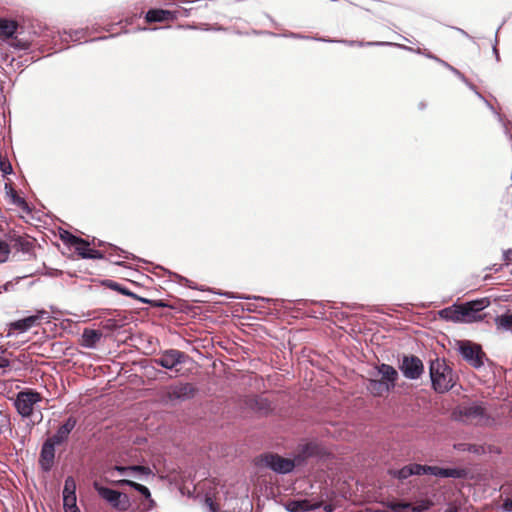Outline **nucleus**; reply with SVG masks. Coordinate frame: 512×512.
Listing matches in <instances>:
<instances>
[{
  "mask_svg": "<svg viewBox=\"0 0 512 512\" xmlns=\"http://www.w3.org/2000/svg\"><path fill=\"white\" fill-rule=\"evenodd\" d=\"M455 420L481 427H493L496 419L491 416L483 402H472L457 407L453 412Z\"/></svg>",
  "mask_w": 512,
  "mask_h": 512,
  "instance_id": "obj_1",
  "label": "nucleus"
},
{
  "mask_svg": "<svg viewBox=\"0 0 512 512\" xmlns=\"http://www.w3.org/2000/svg\"><path fill=\"white\" fill-rule=\"evenodd\" d=\"M376 371L379 378L368 379L367 389L373 396L379 397L395 388L399 375L393 366L385 363L376 366Z\"/></svg>",
  "mask_w": 512,
  "mask_h": 512,
  "instance_id": "obj_2",
  "label": "nucleus"
},
{
  "mask_svg": "<svg viewBox=\"0 0 512 512\" xmlns=\"http://www.w3.org/2000/svg\"><path fill=\"white\" fill-rule=\"evenodd\" d=\"M429 373L432 388L437 393H445L451 390L456 383L455 374L444 359L436 358L431 360Z\"/></svg>",
  "mask_w": 512,
  "mask_h": 512,
  "instance_id": "obj_3",
  "label": "nucleus"
},
{
  "mask_svg": "<svg viewBox=\"0 0 512 512\" xmlns=\"http://www.w3.org/2000/svg\"><path fill=\"white\" fill-rule=\"evenodd\" d=\"M41 400L42 396L39 392L26 389L17 393L14 406L21 417L28 418L32 416L35 405L41 402Z\"/></svg>",
  "mask_w": 512,
  "mask_h": 512,
  "instance_id": "obj_4",
  "label": "nucleus"
},
{
  "mask_svg": "<svg viewBox=\"0 0 512 512\" xmlns=\"http://www.w3.org/2000/svg\"><path fill=\"white\" fill-rule=\"evenodd\" d=\"M490 305L487 297L479 298L460 304V316L462 323H475L482 321L484 316L481 312Z\"/></svg>",
  "mask_w": 512,
  "mask_h": 512,
  "instance_id": "obj_5",
  "label": "nucleus"
},
{
  "mask_svg": "<svg viewBox=\"0 0 512 512\" xmlns=\"http://www.w3.org/2000/svg\"><path fill=\"white\" fill-rule=\"evenodd\" d=\"M457 350L462 358L473 368L480 369L484 366L485 353L479 344L469 340H461L457 343Z\"/></svg>",
  "mask_w": 512,
  "mask_h": 512,
  "instance_id": "obj_6",
  "label": "nucleus"
},
{
  "mask_svg": "<svg viewBox=\"0 0 512 512\" xmlns=\"http://www.w3.org/2000/svg\"><path fill=\"white\" fill-rule=\"evenodd\" d=\"M93 487L99 496L107 501L114 509L126 511L131 506L130 499L126 494L101 486L98 482H94Z\"/></svg>",
  "mask_w": 512,
  "mask_h": 512,
  "instance_id": "obj_7",
  "label": "nucleus"
},
{
  "mask_svg": "<svg viewBox=\"0 0 512 512\" xmlns=\"http://www.w3.org/2000/svg\"><path fill=\"white\" fill-rule=\"evenodd\" d=\"M399 369L405 378L409 380H417L424 372V365L417 356L404 355L399 364Z\"/></svg>",
  "mask_w": 512,
  "mask_h": 512,
  "instance_id": "obj_8",
  "label": "nucleus"
},
{
  "mask_svg": "<svg viewBox=\"0 0 512 512\" xmlns=\"http://www.w3.org/2000/svg\"><path fill=\"white\" fill-rule=\"evenodd\" d=\"M50 315L48 311L41 309L36 312V314L25 317L23 319L14 321L9 324V332L6 337H10L12 335V330H17L21 333L28 331L32 327L39 324L41 320L49 319Z\"/></svg>",
  "mask_w": 512,
  "mask_h": 512,
  "instance_id": "obj_9",
  "label": "nucleus"
},
{
  "mask_svg": "<svg viewBox=\"0 0 512 512\" xmlns=\"http://www.w3.org/2000/svg\"><path fill=\"white\" fill-rule=\"evenodd\" d=\"M187 355L177 349H167L160 353L159 357L153 361L156 365L161 366L165 369L172 370L177 365L185 363Z\"/></svg>",
  "mask_w": 512,
  "mask_h": 512,
  "instance_id": "obj_10",
  "label": "nucleus"
},
{
  "mask_svg": "<svg viewBox=\"0 0 512 512\" xmlns=\"http://www.w3.org/2000/svg\"><path fill=\"white\" fill-rule=\"evenodd\" d=\"M429 474L440 478L462 479L467 476L463 468H441L438 466L421 465L420 475Z\"/></svg>",
  "mask_w": 512,
  "mask_h": 512,
  "instance_id": "obj_11",
  "label": "nucleus"
},
{
  "mask_svg": "<svg viewBox=\"0 0 512 512\" xmlns=\"http://www.w3.org/2000/svg\"><path fill=\"white\" fill-rule=\"evenodd\" d=\"M264 464L278 474H288L294 467L295 463L293 460L281 457L277 454H268L263 458Z\"/></svg>",
  "mask_w": 512,
  "mask_h": 512,
  "instance_id": "obj_12",
  "label": "nucleus"
},
{
  "mask_svg": "<svg viewBox=\"0 0 512 512\" xmlns=\"http://www.w3.org/2000/svg\"><path fill=\"white\" fill-rule=\"evenodd\" d=\"M77 420L76 418L70 416L65 420V422L57 429L55 434L48 438L52 443L59 446L65 443L69 439L70 433L76 427Z\"/></svg>",
  "mask_w": 512,
  "mask_h": 512,
  "instance_id": "obj_13",
  "label": "nucleus"
},
{
  "mask_svg": "<svg viewBox=\"0 0 512 512\" xmlns=\"http://www.w3.org/2000/svg\"><path fill=\"white\" fill-rule=\"evenodd\" d=\"M56 446L47 439L41 447L39 464L45 472L50 471L54 464Z\"/></svg>",
  "mask_w": 512,
  "mask_h": 512,
  "instance_id": "obj_14",
  "label": "nucleus"
},
{
  "mask_svg": "<svg viewBox=\"0 0 512 512\" xmlns=\"http://www.w3.org/2000/svg\"><path fill=\"white\" fill-rule=\"evenodd\" d=\"M179 11H169L164 9H150L145 15V20L148 23L164 22L168 20H175L178 18Z\"/></svg>",
  "mask_w": 512,
  "mask_h": 512,
  "instance_id": "obj_15",
  "label": "nucleus"
},
{
  "mask_svg": "<svg viewBox=\"0 0 512 512\" xmlns=\"http://www.w3.org/2000/svg\"><path fill=\"white\" fill-rule=\"evenodd\" d=\"M72 247L75 252L83 259H103L104 255L101 251L90 248L89 243L80 238Z\"/></svg>",
  "mask_w": 512,
  "mask_h": 512,
  "instance_id": "obj_16",
  "label": "nucleus"
},
{
  "mask_svg": "<svg viewBox=\"0 0 512 512\" xmlns=\"http://www.w3.org/2000/svg\"><path fill=\"white\" fill-rule=\"evenodd\" d=\"M316 41L329 42V43L337 42V43H343L348 46H358V47H371V46H381L382 47V46L397 45V43L386 42V41L363 42V41H356V40H334V39H326V38H322V37L316 38Z\"/></svg>",
  "mask_w": 512,
  "mask_h": 512,
  "instance_id": "obj_17",
  "label": "nucleus"
},
{
  "mask_svg": "<svg viewBox=\"0 0 512 512\" xmlns=\"http://www.w3.org/2000/svg\"><path fill=\"white\" fill-rule=\"evenodd\" d=\"M170 397L173 399L187 400L194 396L195 388L190 383H183L171 387Z\"/></svg>",
  "mask_w": 512,
  "mask_h": 512,
  "instance_id": "obj_18",
  "label": "nucleus"
},
{
  "mask_svg": "<svg viewBox=\"0 0 512 512\" xmlns=\"http://www.w3.org/2000/svg\"><path fill=\"white\" fill-rule=\"evenodd\" d=\"M103 334L100 330L85 328L82 333L81 345L87 349H94Z\"/></svg>",
  "mask_w": 512,
  "mask_h": 512,
  "instance_id": "obj_19",
  "label": "nucleus"
},
{
  "mask_svg": "<svg viewBox=\"0 0 512 512\" xmlns=\"http://www.w3.org/2000/svg\"><path fill=\"white\" fill-rule=\"evenodd\" d=\"M421 464L412 463L401 469L389 470V474L399 480H405L412 475H420Z\"/></svg>",
  "mask_w": 512,
  "mask_h": 512,
  "instance_id": "obj_20",
  "label": "nucleus"
},
{
  "mask_svg": "<svg viewBox=\"0 0 512 512\" xmlns=\"http://www.w3.org/2000/svg\"><path fill=\"white\" fill-rule=\"evenodd\" d=\"M460 312V304H453L449 307L439 310L438 315L442 320L450 321L453 323H462Z\"/></svg>",
  "mask_w": 512,
  "mask_h": 512,
  "instance_id": "obj_21",
  "label": "nucleus"
},
{
  "mask_svg": "<svg viewBox=\"0 0 512 512\" xmlns=\"http://www.w3.org/2000/svg\"><path fill=\"white\" fill-rule=\"evenodd\" d=\"M288 512H308L315 509V506L307 499L290 500L285 504Z\"/></svg>",
  "mask_w": 512,
  "mask_h": 512,
  "instance_id": "obj_22",
  "label": "nucleus"
},
{
  "mask_svg": "<svg viewBox=\"0 0 512 512\" xmlns=\"http://www.w3.org/2000/svg\"><path fill=\"white\" fill-rule=\"evenodd\" d=\"M18 28V23L14 20L1 19L0 20V38L8 39L13 38Z\"/></svg>",
  "mask_w": 512,
  "mask_h": 512,
  "instance_id": "obj_23",
  "label": "nucleus"
},
{
  "mask_svg": "<svg viewBox=\"0 0 512 512\" xmlns=\"http://www.w3.org/2000/svg\"><path fill=\"white\" fill-rule=\"evenodd\" d=\"M111 483L114 485H117V486H129V487L135 489L136 491H138L139 493H141L147 499H149L151 497L150 490L146 486L139 484L137 482H134L132 480H129V479L112 480Z\"/></svg>",
  "mask_w": 512,
  "mask_h": 512,
  "instance_id": "obj_24",
  "label": "nucleus"
},
{
  "mask_svg": "<svg viewBox=\"0 0 512 512\" xmlns=\"http://www.w3.org/2000/svg\"><path fill=\"white\" fill-rule=\"evenodd\" d=\"M387 507L392 512H421L424 508L421 506H413L407 502H389Z\"/></svg>",
  "mask_w": 512,
  "mask_h": 512,
  "instance_id": "obj_25",
  "label": "nucleus"
},
{
  "mask_svg": "<svg viewBox=\"0 0 512 512\" xmlns=\"http://www.w3.org/2000/svg\"><path fill=\"white\" fill-rule=\"evenodd\" d=\"M495 325L497 330L503 332H510L512 334V314L506 312L495 318Z\"/></svg>",
  "mask_w": 512,
  "mask_h": 512,
  "instance_id": "obj_26",
  "label": "nucleus"
},
{
  "mask_svg": "<svg viewBox=\"0 0 512 512\" xmlns=\"http://www.w3.org/2000/svg\"><path fill=\"white\" fill-rule=\"evenodd\" d=\"M107 286L110 289L121 293L122 295L138 299L142 303H150V301L148 299L137 296L135 293L131 292L126 287L122 286L121 284H119V283H117L115 281H109Z\"/></svg>",
  "mask_w": 512,
  "mask_h": 512,
  "instance_id": "obj_27",
  "label": "nucleus"
},
{
  "mask_svg": "<svg viewBox=\"0 0 512 512\" xmlns=\"http://www.w3.org/2000/svg\"><path fill=\"white\" fill-rule=\"evenodd\" d=\"M471 91L475 93V95L484 102V104L491 110V112L501 121V115L495 110L492 104L477 90L476 86L471 83L467 78L465 81H462Z\"/></svg>",
  "mask_w": 512,
  "mask_h": 512,
  "instance_id": "obj_28",
  "label": "nucleus"
},
{
  "mask_svg": "<svg viewBox=\"0 0 512 512\" xmlns=\"http://www.w3.org/2000/svg\"><path fill=\"white\" fill-rule=\"evenodd\" d=\"M11 245L22 252H28L31 247V243L22 236L13 237L11 239Z\"/></svg>",
  "mask_w": 512,
  "mask_h": 512,
  "instance_id": "obj_29",
  "label": "nucleus"
},
{
  "mask_svg": "<svg viewBox=\"0 0 512 512\" xmlns=\"http://www.w3.org/2000/svg\"><path fill=\"white\" fill-rule=\"evenodd\" d=\"M83 35H84L83 30L64 31L61 34V39L65 42H69V41L77 42L83 38Z\"/></svg>",
  "mask_w": 512,
  "mask_h": 512,
  "instance_id": "obj_30",
  "label": "nucleus"
},
{
  "mask_svg": "<svg viewBox=\"0 0 512 512\" xmlns=\"http://www.w3.org/2000/svg\"><path fill=\"white\" fill-rule=\"evenodd\" d=\"M76 496V483L73 477L69 476L65 479L63 488V497Z\"/></svg>",
  "mask_w": 512,
  "mask_h": 512,
  "instance_id": "obj_31",
  "label": "nucleus"
},
{
  "mask_svg": "<svg viewBox=\"0 0 512 512\" xmlns=\"http://www.w3.org/2000/svg\"><path fill=\"white\" fill-rule=\"evenodd\" d=\"M129 470L131 473L134 474L133 475L134 477L139 478V479H141L142 477H147L150 474H152L150 468H148L146 466H142V465H132V466H130Z\"/></svg>",
  "mask_w": 512,
  "mask_h": 512,
  "instance_id": "obj_32",
  "label": "nucleus"
},
{
  "mask_svg": "<svg viewBox=\"0 0 512 512\" xmlns=\"http://www.w3.org/2000/svg\"><path fill=\"white\" fill-rule=\"evenodd\" d=\"M76 502V496L73 497L70 495L68 497H63V507L65 512H79Z\"/></svg>",
  "mask_w": 512,
  "mask_h": 512,
  "instance_id": "obj_33",
  "label": "nucleus"
},
{
  "mask_svg": "<svg viewBox=\"0 0 512 512\" xmlns=\"http://www.w3.org/2000/svg\"><path fill=\"white\" fill-rule=\"evenodd\" d=\"M394 46H395V47H398V48H400V49L407 50V51H409V52H415V53H417V54H422V55H424L426 58L431 59V60H433V59L435 58V56H436V55L432 54V53H431V52H429V51H426V50H425V51H422L420 48H418V49H414V48H412V47H408V46H405V45H402V44H397V45H394Z\"/></svg>",
  "mask_w": 512,
  "mask_h": 512,
  "instance_id": "obj_34",
  "label": "nucleus"
},
{
  "mask_svg": "<svg viewBox=\"0 0 512 512\" xmlns=\"http://www.w3.org/2000/svg\"><path fill=\"white\" fill-rule=\"evenodd\" d=\"M60 238L65 244L69 246H73L75 243H77V241H80V237H77L68 231H63L60 233Z\"/></svg>",
  "mask_w": 512,
  "mask_h": 512,
  "instance_id": "obj_35",
  "label": "nucleus"
},
{
  "mask_svg": "<svg viewBox=\"0 0 512 512\" xmlns=\"http://www.w3.org/2000/svg\"><path fill=\"white\" fill-rule=\"evenodd\" d=\"M10 253V245L5 241L0 240V263L5 262L8 259Z\"/></svg>",
  "mask_w": 512,
  "mask_h": 512,
  "instance_id": "obj_36",
  "label": "nucleus"
},
{
  "mask_svg": "<svg viewBox=\"0 0 512 512\" xmlns=\"http://www.w3.org/2000/svg\"><path fill=\"white\" fill-rule=\"evenodd\" d=\"M462 450L463 451H469L471 453L475 454H481L484 453V447L476 444H462Z\"/></svg>",
  "mask_w": 512,
  "mask_h": 512,
  "instance_id": "obj_37",
  "label": "nucleus"
},
{
  "mask_svg": "<svg viewBox=\"0 0 512 512\" xmlns=\"http://www.w3.org/2000/svg\"><path fill=\"white\" fill-rule=\"evenodd\" d=\"M9 45L16 50H26L29 48V43L27 41L19 40L17 38H13Z\"/></svg>",
  "mask_w": 512,
  "mask_h": 512,
  "instance_id": "obj_38",
  "label": "nucleus"
},
{
  "mask_svg": "<svg viewBox=\"0 0 512 512\" xmlns=\"http://www.w3.org/2000/svg\"><path fill=\"white\" fill-rule=\"evenodd\" d=\"M130 466H119V465H116L114 466L111 470L108 471L109 475L112 477L113 476V472L114 471H117L118 473H120L121 475H130Z\"/></svg>",
  "mask_w": 512,
  "mask_h": 512,
  "instance_id": "obj_39",
  "label": "nucleus"
},
{
  "mask_svg": "<svg viewBox=\"0 0 512 512\" xmlns=\"http://www.w3.org/2000/svg\"><path fill=\"white\" fill-rule=\"evenodd\" d=\"M0 170L4 174H10L12 172L11 164L7 160H3L1 157H0Z\"/></svg>",
  "mask_w": 512,
  "mask_h": 512,
  "instance_id": "obj_40",
  "label": "nucleus"
},
{
  "mask_svg": "<svg viewBox=\"0 0 512 512\" xmlns=\"http://www.w3.org/2000/svg\"><path fill=\"white\" fill-rule=\"evenodd\" d=\"M205 505L208 507V509L210 510V512H217L218 511V507L217 505L214 503V501L212 500L211 497H206L205 498Z\"/></svg>",
  "mask_w": 512,
  "mask_h": 512,
  "instance_id": "obj_41",
  "label": "nucleus"
},
{
  "mask_svg": "<svg viewBox=\"0 0 512 512\" xmlns=\"http://www.w3.org/2000/svg\"><path fill=\"white\" fill-rule=\"evenodd\" d=\"M231 298H236L235 296H230ZM237 298L239 299H255V300H259V301H264V302H272L273 300L270 299V298H264V297H261V296H238Z\"/></svg>",
  "mask_w": 512,
  "mask_h": 512,
  "instance_id": "obj_42",
  "label": "nucleus"
},
{
  "mask_svg": "<svg viewBox=\"0 0 512 512\" xmlns=\"http://www.w3.org/2000/svg\"><path fill=\"white\" fill-rule=\"evenodd\" d=\"M504 512H512V500L510 498H506L501 506Z\"/></svg>",
  "mask_w": 512,
  "mask_h": 512,
  "instance_id": "obj_43",
  "label": "nucleus"
},
{
  "mask_svg": "<svg viewBox=\"0 0 512 512\" xmlns=\"http://www.w3.org/2000/svg\"><path fill=\"white\" fill-rule=\"evenodd\" d=\"M449 71H451L456 77H458L461 81H465V76L462 74L457 68L453 67L452 65H449L447 68Z\"/></svg>",
  "mask_w": 512,
  "mask_h": 512,
  "instance_id": "obj_44",
  "label": "nucleus"
},
{
  "mask_svg": "<svg viewBox=\"0 0 512 512\" xmlns=\"http://www.w3.org/2000/svg\"><path fill=\"white\" fill-rule=\"evenodd\" d=\"M449 71H451L456 77H458L461 81H465V76L462 74L457 68L453 67L452 65H449L447 68Z\"/></svg>",
  "mask_w": 512,
  "mask_h": 512,
  "instance_id": "obj_45",
  "label": "nucleus"
},
{
  "mask_svg": "<svg viewBox=\"0 0 512 512\" xmlns=\"http://www.w3.org/2000/svg\"><path fill=\"white\" fill-rule=\"evenodd\" d=\"M500 28H501V26L498 29H500ZM497 31H499V30H497ZM497 43H498V32H496V35H495V43L493 45V53H494V55L496 57V60L499 61L500 60V56H499V52H498V49H497Z\"/></svg>",
  "mask_w": 512,
  "mask_h": 512,
  "instance_id": "obj_46",
  "label": "nucleus"
},
{
  "mask_svg": "<svg viewBox=\"0 0 512 512\" xmlns=\"http://www.w3.org/2000/svg\"><path fill=\"white\" fill-rule=\"evenodd\" d=\"M303 453L307 456H311L314 453V446L312 444H307L303 447Z\"/></svg>",
  "mask_w": 512,
  "mask_h": 512,
  "instance_id": "obj_47",
  "label": "nucleus"
},
{
  "mask_svg": "<svg viewBox=\"0 0 512 512\" xmlns=\"http://www.w3.org/2000/svg\"><path fill=\"white\" fill-rule=\"evenodd\" d=\"M13 197V202L18 205V206H24L26 204L25 200L20 197V196H17L15 194L12 195Z\"/></svg>",
  "mask_w": 512,
  "mask_h": 512,
  "instance_id": "obj_48",
  "label": "nucleus"
},
{
  "mask_svg": "<svg viewBox=\"0 0 512 512\" xmlns=\"http://www.w3.org/2000/svg\"><path fill=\"white\" fill-rule=\"evenodd\" d=\"M289 37L294 38V39H312L309 36H305V35L298 34V33H290ZM313 39L316 40V38H313Z\"/></svg>",
  "mask_w": 512,
  "mask_h": 512,
  "instance_id": "obj_49",
  "label": "nucleus"
},
{
  "mask_svg": "<svg viewBox=\"0 0 512 512\" xmlns=\"http://www.w3.org/2000/svg\"><path fill=\"white\" fill-rule=\"evenodd\" d=\"M9 365L10 361L5 357L0 356V369L7 368Z\"/></svg>",
  "mask_w": 512,
  "mask_h": 512,
  "instance_id": "obj_50",
  "label": "nucleus"
},
{
  "mask_svg": "<svg viewBox=\"0 0 512 512\" xmlns=\"http://www.w3.org/2000/svg\"><path fill=\"white\" fill-rule=\"evenodd\" d=\"M115 252H120L121 254H118L119 257H123L125 259H128L130 257V254L123 251V250H119L118 248H114Z\"/></svg>",
  "mask_w": 512,
  "mask_h": 512,
  "instance_id": "obj_51",
  "label": "nucleus"
},
{
  "mask_svg": "<svg viewBox=\"0 0 512 512\" xmlns=\"http://www.w3.org/2000/svg\"><path fill=\"white\" fill-rule=\"evenodd\" d=\"M503 257L505 260H511L512 259V250H507L503 253Z\"/></svg>",
  "mask_w": 512,
  "mask_h": 512,
  "instance_id": "obj_52",
  "label": "nucleus"
},
{
  "mask_svg": "<svg viewBox=\"0 0 512 512\" xmlns=\"http://www.w3.org/2000/svg\"><path fill=\"white\" fill-rule=\"evenodd\" d=\"M488 269L493 270L494 272H499L501 270V265L494 264L492 267H489Z\"/></svg>",
  "mask_w": 512,
  "mask_h": 512,
  "instance_id": "obj_53",
  "label": "nucleus"
},
{
  "mask_svg": "<svg viewBox=\"0 0 512 512\" xmlns=\"http://www.w3.org/2000/svg\"><path fill=\"white\" fill-rule=\"evenodd\" d=\"M454 29L457 30L459 33H461V35H463V36H465L467 38H471L469 36V34L466 31H464L463 29H461V28H454Z\"/></svg>",
  "mask_w": 512,
  "mask_h": 512,
  "instance_id": "obj_54",
  "label": "nucleus"
},
{
  "mask_svg": "<svg viewBox=\"0 0 512 512\" xmlns=\"http://www.w3.org/2000/svg\"><path fill=\"white\" fill-rule=\"evenodd\" d=\"M191 9L183 8L182 9V15L185 17H188L190 15Z\"/></svg>",
  "mask_w": 512,
  "mask_h": 512,
  "instance_id": "obj_55",
  "label": "nucleus"
},
{
  "mask_svg": "<svg viewBox=\"0 0 512 512\" xmlns=\"http://www.w3.org/2000/svg\"><path fill=\"white\" fill-rule=\"evenodd\" d=\"M440 65H442L443 67H445L447 69L450 64L443 60V61H441Z\"/></svg>",
  "mask_w": 512,
  "mask_h": 512,
  "instance_id": "obj_56",
  "label": "nucleus"
},
{
  "mask_svg": "<svg viewBox=\"0 0 512 512\" xmlns=\"http://www.w3.org/2000/svg\"><path fill=\"white\" fill-rule=\"evenodd\" d=\"M156 307H164L165 304H163L161 301L155 302L154 304Z\"/></svg>",
  "mask_w": 512,
  "mask_h": 512,
  "instance_id": "obj_57",
  "label": "nucleus"
},
{
  "mask_svg": "<svg viewBox=\"0 0 512 512\" xmlns=\"http://www.w3.org/2000/svg\"><path fill=\"white\" fill-rule=\"evenodd\" d=\"M433 60H434L435 62L439 63V64L441 63V61H443L441 58H439V57H437V56H435V58H434Z\"/></svg>",
  "mask_w": 512,
  "mask_h": 512,
  "instance_id": "obj_58",
  "label": "nucleus"
},
{
  "mask_svg": "<svg viewBox=\"0 0 512 512\" xmlns=\"http://www.w3.org/2000/svg\"><path fill=\"white\" fill-rule=\"evenodd\" d=\"M113 262H114L115 264H118V265H119V264H121V262H120L119 260H113Z\"/></svg>",
  "mask_w": 512,
  "mask_h": 512,
  "instance_id": "obj_59",
  "label": "nucleus"
},
{
  "mask_svg": "<svg viewBox=\"0 0 512 512\" xmlns=\"http://www.w3.org/2000/svg\"><path fill=\"white\" fill-rule=\"evenodd\" d=\"M98 40L106 39V37H99Z\"/></svg>",
  "mask_w": 512,
  "mask_h": 512,
  "instance_id": "obj_60",
  "label": "nucleus"
}]
</instances>
